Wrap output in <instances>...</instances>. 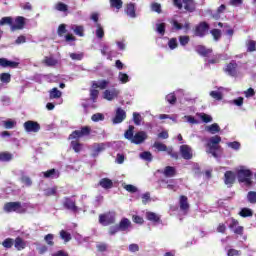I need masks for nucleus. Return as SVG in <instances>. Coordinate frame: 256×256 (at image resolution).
<instances>
[{"label":"nucleus","instance_id":"nucleus-53","mask_svg":"<svg viewBox=\"0 0 256 256\" xmlns=\"http://www.w3.org/2000/svg\"><path fill=\"white\" fill-rule=\"evenodd\" d=\"M44 194L46 197H52L53 195H57V187L44 190Z\"/></svg>","mask_w":256,"mask_h":256},{"label":"nucleus","instance_id":"nucleus-1","mask_svg":"<svg viewBox=\"0 0 256 256\" xmlns=\"http://www.w3.org/2000/svg\"><path fill=\"white\" fill-rule=\"evenodd\" d=\"M221 143V136L215 135L207 140L205 147L208 148L207 153L212 155L215 159L219 157L217 151H223V148L219 145Z\"/></svg>","mask_w":256,"mask_h":256},{"label":"nucleus","instance_id":"nucleus-38","mask_svg":"<svg viewBox=\"0 0 256 256\" xmlns=\"http://www.w3.org/2000/svg\"><path fill=\"white\" fill-rule=\"evenodd\" d=\"M60 238L65 241V243H69V241H71L72 237H71V233L65 231V230H61L60 231Z\"/></svg>","mask_w":256,"mask_h":256},{"label":"nucleus","instance_id":"nucleus-61","mask_svg":"<svg viewBox=\"0 0 256 256\" xmlns=\"http://www.w3.org/2000/svg\"><path fill=\"white\" fill-rule=\"evenodd\" d=\"M168 47L169 49H177L178 44H177V38H171L168 42Z\"/></svg>","mask_w":256,"mask_h":256},{"label":"nucleus","instance_id":"nucleus-64","mask_svg":"<svg viewBox=\"0 0 256 256\" xmlns=\"http://www.w3.org/2000/svg\"><path fill=\"white\" fill-rule=\"evenodd\" d=\"M133 121L136 125H141V114L134 112L133 113Z\"/></svg>","mask_w":256,"mask_h":256},{"label":"nucleus","instance_id":"nucleus-45","mask_svg":"<svg viewBox=\"0 0 256 256\" xmlns=\"http://www.w3.org/2000/svg\"><path fill=\"white\" fill-rule=\"evenodd\" d=\"M198 115L203 123H211L213 121V117H211V115H208L206 113H200Z\"/></svg>","mask_w":256,"mask_h":256},{"label":"nucleus","instance_id":"nucleus-47","mask_svg":"<svg viewBox=\"0 0 256 256\" xmlns=\"http://www.w3.org/2000/svg\"><path fill=\"white\" fill-rule=\"evenodd\" d=\"M0 81L2 83H11V74L9 73H1L0 74Z\"/></svg>","mask_w":256,"mask_h":256},{"label":"nucleus","instance_id":"nucleus-42","mask_svg":"<svg viewBox=\"0 0 256 256\" xmlns=\"http://www.w3.org/2000/svg\"><path fill=\"white\" fill-rule=\"evenodd\" d=\"M15 243V240H13V238H6L3 242H2V246L5 249H11V247H13Z\"/></svg>","mask_w":256,"mask_h":256},{"label":"nucleus","instance_id":"nucleus-48","mask_svg":"<svg viewBox=\"0 0 256 256\" xmlns=\"http://www.w3.org/2000/svg\"><path fill=\"white\" fill-rule=\"evenodd\" d=\"M141 159H144V161H153V154L149 151H144L140 154Z\"/></svg>","mask_w":256,"mask_h":256},{"label":"nucleus","instance_id":"nucleus-34","mask_svg":"<svg viewBox=\"0 0 256 256\" xmlns=\"http://www.w3.org/2000/svg\"><path fill=\"white\" fill-rule=\"evenodd\" d=\"M110 7L117 11L123 9V0H110Z\"/></svg>","mask_w":256,"mask_h":256},{"label":"nucleus","instance_id":"nucleus-57","mask_svg":"<svg viewBox=\"0 0 256 256\" xmlns=\"http://www.w3.org/2000/svg\"><path fill=\"white\" fill-rule=\"evenodd\" d=\"M151 9L152 11H154L155 13L161 14L162 10H161V4L157 3V2H153L151 4Z\"/></svg>","mask_w":256,"mask_h":256},{"label":"nucleus","instance_id":"nucleus-8","mask_svg":"<svg viewBox=\"0 0 256 256\" xmlns=\"http://www.w3.org/2000/svg\"><path fill=\"white\" fill-rule=\"evenodd\" d=\"M24 129L26 133H39L41 131V124L33 120H28L24 123Z\"/></svg>","mask_w":256,"mask_h":256},{"label":"nucleus","instance_id":"nucleus-17","mask_svg":"<svg viewBox=\"0 0 256 256\" xmlns=\"http://www.w3.org/2000/svg\"><path fill=\"white\" fill-rule=\"evenodd\" d=\"M0 67L4 69L9 67L10 69H17L19 67V62L8 60L7 58H0Z\"/></svg>","mask_w":256,"mask_h":256},{"label":"nucleus","instance_id":"nucleus-29","mask_svg":"<svg viewBox=\"0 0 256 256\" xmlns=\"http://www.w3.org/2000/svg\"><path fill=\"white\" fill-rule=\"evenodd\" d=\"M134 131H135V126L130 125V126L128 127V130H126L125 133H124L125 139H128V141H131V142H132L133 139H134V137H135Z\"/></svg>","mask_w":256,"mask_h":256},{"label":"nucleus","instance_id":"nucleus-62","mask_svg":"<svg viewBox=\"0 0 256 256\" xmlns=\"http://www.w3.org/2000/svg\"><path fill=\"white\" fill-rule=\"evenodd\" d=\"M149 201H151V194L149 192H146L142 195V203L143 205H147Z\"/></svg>","mask_w":256,"mask_h":256},{"label":"nucleus","instance_id":"nucleus-55","mask_svg":"<svg viewBox=\"0 0 256 256\" xmlns=\"http://www.w3.org/2000/svg\"><path fill=\"white\" fill-rule=\"evenodd\" d=\"M21 183H24L27 187H31L33 185V181H31V178L29 176H22L20 178Z\"/></svg>","mask_w":256,"mask_h":256},{"label":"nucleus","instance_id":"nucleus-11","mask_svg":"<svg viewBox=\"0 0 256 256\" xmlns=\"http://www.w3.org/2000/svg\"><path fill=\"white\" fill-rule=\"evenodd\" d=\"M63 207L68 211H72V213H77L79 211V207H77L75 201L69 197L64 198Z\"/></svg>","mask_w":256,"mask_h":256},{"label":"nucleus","instance_id":"nucleus-20","mask_svg":"<svg viewBox=\"0 0 256 256\" xmlns=\"http://www.w3.org/2000/svg\"><path fill=\"white\" fill-rule=\"evenodd\" d=\"M182 3L184 5L185 11H188V13L195 12V9H196L195 0H182Z\"/></svg>","mask_w":256,"mask_h":256},{"label":"nucleus","instance_id":"nucleus-56","mask_svg":"<svg viewBox=\"0 0 256 256\" xmlns=\"http://www.w3.org/2000/svg\"><path fill=\"white\" fill-rule=\"evenodd\" d=\"M67 33V26L65 24H60L57 30L59 37H63Z\"/></svg>","mask_w":256,"mask_h":256},{"label":"nucleus","instance_id":"nucleus-36","mask_svg":"<svg viewBox=\"0 0 256 256\" xmlns=\"http://www.w3.org/2000/svg\"><path fill=\"white\" fill-rule=\"evenodd\" d=\"M96 37L98 39H103L105 37V30L103 29V26L101 23H96Z\"/></svg>","mask_w":256,"mask_h":256},{"label":"nucleus","instance_id":"nucleus-60","mask_svg":"<svg viewBox=\"0 0 256 256\" xmlns=\"http://www.w3.org/2000/svg\"><path fill=\"white\" fill-rule=\"evenodd\" d=\"M156 31L160 35H165V23H160L156 25Z\"/></svg>","mask_w":256,"mask_h":256},{"label":"nucleus","instance_id":"nucleus-39","mask_svg":"<svg viewBox=\"0 0 256 256\" xmlns=\"http://www.w3.org/2000/svg\"><path fill=\"white\" fill-rule=\"evenodd\" d=\"M246 47H247V52L248 53H253L254 51H256V41L255 40H249L246 43Z\"/></svg>","mask_w":256,"mask_h":256},{"label":"nucleus","instance_id":"nucleus-23","mask_svg":"<svg viewBox=\"0 0 256 256\" xmlns=\"http://www.w3.org/2000/svg\"><path fill=\"white\" fill-rule=\"evenodd\" d=\"M43 177L44 179H57L59 178V172L55 168H52L43 172Z\"/></svg>","mask_w":256,"mask_h":256},{"label":"nucleus","instance_id":"nucleus-44","mask_svg":"<svg viewBox=\"0 0 256 256\" xmlns=\"http://www.w3.org/2000/svg\"><path fill=\"white\" fill-rule=\"evenodd\" d=\"M91 120L94 123H99V121H105V115H103L102 113L93 114Z\"/></svg>","mask_w":256,"mask_h":256},{"label":"nucleus","instance_id":"nucleus-28","mask_svg":"<svg viewBox=\"0 0 256 256\" xmlns=\"http://www.w3.org/2000/svg\"><path fill=\"white\" fill-rule=\"evenodd\" d=\"M146 218L152 223H161V217H159V215H157L155 212H147Z\"/></svg>","mask_w":256,"mask_h":256},{"label":"nucleus","instance_id":"nucleus-19","mask_svg":"<svg viewBox=\"0 0 256 256\" xmlns=\"http://www.w3.org/2000/svg\"><path fill=\"white\" fill-rule=\"evenodd\" d=\"M147 139V132L145 131H139L134 135V138L132 139V143L135 145H141L145 140Z\"/></svg>","mask_w":256,"mask_h":256},{"label":"nucleus","instance_id":"nucleus-40","mask_svg":"<svg viewBox=\"0 0 256 256\" xmlns=\"http://www.w3.org/2000/svg\"><path fill=\"white\" fill-rule=\"evenodd\" d=\"M165 99L170 105H175V103H177V96L174 92L166 95Z\"/></svg>","mask_w":256,"mask_h":256},{"label":"nucleus","instance_id":"nucleus-16","mask_svg":"<svg viewBox=\"0 0 256 256\" xmlns=\"http://www.w3.org/2000/svg\"><path fill=\"white\" fill-rule=\"evenodd\" d=\"M196 53L200 55V57H211V53H213V50L211 48H207L203 45H198L195 47Z\"/></svg>","mask_w":256,"mask_h":256},{"label":"nucleus","instance_id":"nucleus-49","mask_svg":"<svg viewBox=\"0 0 256 256\" xmlns=\"http://www.w3.org/2000/svg\"><path fill=\"white\" fill-rule=\"evenodd\" d=\"M214 41H219V39H221V30L219 29H212L210 31Z\"/></svg>","mask_w":256,"mask_h":256},{"label":"nucleus","instance_id":"nucleus-3","mask_svg":"<svg viewBox=\"0 0 256 256\" xmlns=\"http://www.w3.org/2000/svg\"><path fill=\"white\" fill-rule=\"evenodd\" d=\"M236 177L238 179V183H245L247 187H251L253 185V181L251 180L253 172L250 169L240 168L236 172Z\"/></svg>","mask_w":256,"mask_h":256},{"label":"nucleus","instance_id":"nucleus-50","mask_svg":"<svg viewBox=\"0 0 256 256\" xmlns=\"http://www.w3.org/2000/svg\"><path fill=\"white\" fill-rule=\"evenodd\" d=\"M118 79L123 84L129 83V75H127L126 73L119 72Z\"/></svg>","mask_w":256,"mask_h":256},{"label":"nucleus","instance_id":"nucleus-41","mask_svg":"<svg viewBox=\"0 0 256 256\" xmlns=\"http://www.w3.org/2000/svg\"><path fill=\"white\" fill-rule=\"evenodd\" d=\"M239 215L240 217H253V210L249 208H242Z\"/></svg>","mask_w":256,"mask_h":256},{"label":"nucleus","instance_id":"nucleus-6","mask_svg":"<svg viewBox=\"0 0 256 256\" xmlns=\"http://www.w3.org/2000/svg\"><path fill=\"white\" fill-rule=\"evenodd\" d=\"M154 149H157V151L159 152H163L166 151V153L168 155H170V157H172V159H179V153L175 152L173 150V147H167V145L161 143V142H154L153 144Z\"/></svg>","mask_w":256,"mask_h":256},{"label":"nucleus","instance_id":"nucleus-5","mask_svg":"<svg viewBox=\"0 0 256 256\" xmlns=\"http://www.w3.org/2000/svg\"><path fill=\"white\" fill-rule=\"evenodd\" d=\"M209 29H210L209 23H207L206 21L200 22L198 25L195 26L193 30L194 37H200V38L205 37V35L209 33Z\"/></svg>","mask_w":256,"mask_h":256},{"label":"nucleus","instance_id":"nucleus-7","mask_svg":"<svg viewBox=\"0 0 256 256\" xmlns=\"http://www.w3.org/2000/svg\"><path fill=\"white\" fill-rule=\"evenodd\" d=\"M91 135V127L84 126L80 130H75L69 135V139H81V137H87Z\"/></svg>","mask_w":256,"mask_h":256},{"label":"nucleus","instance_id":"nucleus-37","mask_svg":"<svg viewBox=\"0 0 256 256\" xmlns=\"http://www.w3.org/2000/svg\"><path fill=\"white\" fill-rule=\"evenodd\" d=\"M0 25L3 26V25H9L10 26V29L12 30V27H13V18L7 16V17H3L0 19Z\"/></svg>","mask_w":256,"mask_h":256},{"label":"nucleus","instance_id":"nucleus-4","mask_svg":"<svg viewBox=\"0 0 256 256\" xmlns=\"http://www.w3.org/2000/svg\"><path fill=\"white\" fill-rule=\"evenodd\" d=\"M116 217L115 212H105L99 215V223L103 225V227H107L109 225H115Z\"/></svg>","mask_w":256,"mask_h":256},{"label":"nucleus","instance_id":"nucleus-32","mask_svg":"<svg viewBox=\"0 0 256 256\" xmlns=\"http://www.w3.org/2000/svg\"><path fill=\"white\" fill-rule=\"evenodd\" d=\"M206 131H208V133H211V135H215V133H219V131H221V127H219V124L214 123L210 126H207Z\"/></svg>","mask_w":256,"mask_h":256},{"label":"nucleus","instance_id":"nucleus-26","mask_svg":"<svg viewBox=\"0 0 256 256\" xmlns=\"http://www.w3.org/2000/svg\"><path fill=\"white\" fill-rule=\"evenodd\" d=\"M99 185L102 189H113V180L109 178H102L99 181Z\"/></svg>","mask_w":256,"mask_h":256},{"label":"nucleus","instance_id":"nucleus-33","mask_svg":"<svg viewBox=\"0 0 256 256\" xmlns=\"http://www.w3.org/2000/svg\"><path fill=\"white\" fill-rule=\"evenodd\" d=\"M61 95L63 93L57 88H52L49 92L50 99H61Z\"/></svg>","mask_w":256,"mask_h":256},{"label":"nucleus","instance_id":"nucleus-43","mask_svg":"<svg viewBox=\"0 0 256 256\" xmlns=\"http://www.w3.org/2000/svg\"><path fill=\"white\" fill-rule=\"evenodd\" d=\"M56 10L61 11L62 13H65V12L69 11V6H67V4H65L63 2H58L56 4Z\"/></svg>","mask_w":256,"mask_h":256},{"label":"nucleus","instance_id":"nucleus-15","mask_svg":"<svg viewBox=\"0 0 256 256\" xmlns=\"http://www.w3.org/2000/svg\"><path fill=\"white\" fill-rule=\"evenodd\" d=\"M119 93H121L119 89L113 88L111 90H105L103 97L106 101H113V99H117V97H119Z\"/></svg>","mask_w":256,"mask_h":256},{"label":"nucleus","instance_id":"nucleus-59","mask_svg":"<svg viewBox=\"0 0 256 256\" xmlns=\"http://www.w3.org/2000/svg\"><path fill=\"white\" fill-rule=\"evenodd\" d=\"M84 31H85V28H83V26H76L74 28V33L75 35H78V37H83Z\"/></svg>","mask_w":256,"mask_h":256},{"label":"nucleus","instance_id":"nucleus-2","mask_svg":"<svg viewBox=\"0 0 256 256\" xmlns=\"http://www.w3.org/2000/svg\"><path fill=\"white\" fill-rule=\"evenodd\" d=\"M3 211L5 213H19L20 215H23L24 213H27V204L21 205V202H7L3 206Z\"/></svg>","mask_w":256,"mask_h":256},{"label":"nucleus","instance_id":"nucleus-58","mask_svg":"<svg viewBox=\"0 0 256 256\" xmlns=\"http://www.w3.org/2000/svg\"><path fill=\"white\" fill-rule=\"evenodd\" d=\"M190 41L189 36H179V43L182 45V47H185V45H188Z\"/></svg>","mask_w":256,"mask_h":256},{"label":"nucleus","instance_id":"nucleus-46","mask_svg":"<svg viewBox=\"0 0 256 256\" xmlns=\"http://www.w3.org/2000/svg\"><path fill=\"white\" fill-rule=\"evenodd\" d=\"M210 97H212V99H215V101H221L223 99V93L219 91H211Z\"/></svg>","mask_w":256,"mask_h":256},{"label":"nucleus","instance_id":"nucleus-12","mask_svg":"<svg viewBox=\"0 0 256 256\" xmlns=\"http://www.w3.org/2000/svg\"><path fill=\"white\" fill-rule=\"evenodd\" d=\"M180 155L186 161H190V159H193V150L190 148L189 145H181L180 146Z\"/></svg>","mask_w":256,"mask_h":256},{"label":"nucleus","instance_id":"nucleus-63","mask_svg":"<svg viewBox=\"0 0 256 256\" xmlns=\"http://www.w3.org/2000/svg\"><path fill=\"white\" fill-rule=\"evenodd\" d=\"M96 249L97 251H99V253H105V251H107V244L106 243L97 244Z\"/></svg>","mask_w":256,"mask_h":256},{"label":"nucleus","instance_id":"nucleus-51","mask_svg":"<svg viewBox=\"0 0 256 256\" xmlns=\"http://www.w3.org/2000/svg\"><path fill=\"white\" fill-rule=\"evenodd\" d=\"M247 200L249 201V203H252L253 205H255V203H256V192L255 191L248 192Z\"/></svg>","mask_w":256,"mask_h":256},{"label":"nucleus","instance_id":"nucleus-30","mask_svg":"<svg viewBox=\"0 0 256 256\" xmlns=\"http://www.w3.org/2000/svg\"><path fill=\"white\" fill-rule=\"evenodd\" d=\"M42 63H44V65H46V67H55V65H57L58 61H57V59H55L53 57L45 56Z\"/></svg>","mask_w":256,"mask_h":256},{"label":"nucleus","instance_id":"nucleus-24","mask_svg":"<svg viewBox=\"0 0 256 256\" xmlns=\"http://www.w3.org/2000/svg\"><path fill=\"white\" fill-rule=\"evenodd\" d=\"M118 228L120 229V231H127V229H129V227H131V220H129L128 218H122L119 222Z\"/></svg>","mask_w":256,"mask_h":256},{"label":"nucleus","instance_id":"nucleus-52","mask_svg":"<svg viewBox=\"0 0 256 256\" xmlns=\"http://www.w3.org/2000/svg\"><path fill=\"white\" fill-rule=\"evenodd\" d=\"M119 231H121V230H120L118 224L110 226L109 229H108V233L111 236L117 235V233H119Z\"/></svg>","mask_w":256,"mask_h":256},{"label":"nucleus","instance_id":"nucleus-14","mask_svg":"<svg viewBox=\"0 0 256 256\" xmlns=\"http://www.w3.org/2000/svg\"><path fill=\"white\" fill-rule=\"evenodd\" d=\"M125 119H127V112H125V110H123L122 108H117L115 117L112 120L114 125L123 123Z\"/></svg>","mask_w":256,"mask_h":256},{"label":"nucleus","instance_id":"nucleus-18","mask_svg":"<svg viewBox=\"0 0 256 256\" xmlns=\"http://www.w3.org/2000/svg\"><path fill=\"white\" fill-rule=\"evenodd\" d=\"M25 27V17L17 16L15 18V24H12V31H21Z\"/></svg>","mask_w":256,"mask_h":256},{"label":"nucleus","instance_id":"nucleus-35","mask_svg":"<svg viewBox=\"0 0 256 256\" xmlns=\"http://www.w3.org/2000/svg\"><path fill=\"white\" fill-rule=\"evenodd\" d=\"M105 151V144L99 143L96 144L95 148L93 149V157H97L99 153H103Z\"/></svg>","mask_w":256,"mask_h":256},{"label":"nucleus","instance_id":"nucleus-13","mask_svg":"<svg viewBox=\"0 0 256 256\" xmlns=\"http://www.w3.org/2000/svg\"><path fill=\"white\" fill-rule=\"evenodd\" d=\"M228 227L235 233V235H243L244 228L243 226H239V220L231 218V222Z\"/></svg>","mask_w":256,"mask_h":256},{"label":"nucleus","instance_id":"nucleus-27","mask_svg":"<svg viewBox=\"0 0 256 256\" xmlns=\"http://www.w3.org/2000/svg\"><path fill=\"white\" fill-rule=\"evenodd\" d=\"M162 173L166 177H175V175H177V170H175V167L173 166H166Z\"/></svg>","mask_w":256,"mask_h":256},{"label":"nucleus","instance_id":"nucleus-31","mask_svg":"<svg viewBox=\"0 0 256 256\" xmlns=\"http://www.w3.org/2000/svg\"><path fill=\"white\" fill-rule=\"evenodd\" d=\"M13 160V154L9 152H0V162L8 163Z\"/></svg>","mask_w":256,"mask_h":256},{"label":"nucleus","instance_id":"nucleus-54","mask_svg":"<svg viewBox=\"0 0 256 256\" xmlns=\"http://www.w3.org/2000/svg\"><path fill=\"white\" fill-rule=\"evenodd\" d=\"M71 147H72L73 151H75V153L81 152V149H82L81 143H79L78 141H72Z\"/></svg>","mask_w":256,"mask_h":256},{"label":"nucleus","instance_id":"nucleus-21","mask_svg":"<svg viewBox=\"0 0 256 256\" xmlns=\"http://www.w3.org/2000/svg\"><path fill=\"white\" fill-rule=\"evenodd\" d=\"M180 210L187 212L189 211V199L185 195H181L179 199Z\"/></svg>","mask_w":256,"mask_h":256},{"label":"nucleus","instance_id":"nucleus-9","mask_svg":"<svg viewBox=\"0 0 256 256\" xmlns=\"http://www.w3.org/2000/svg\"><path fill=\"white\" fill-rule=\"evenodd\" d=\"M238 67L237 61L231 60L224 68V73H227L230 77H237Z\"/></svg>","mask_w":256,"mask_h":256},{"label":"nucleus","instance_id":"nucleus-22","mask_svg":"<svg viewBox=\"0 0 256 256\" xmlns=\"http://www.w3.org/2000/svg\"><path fill=\"white\" fill-rule=\"evenodd\" d=\"M14 247L17 249V251H23L25 247H27V242L23 240L20 236L16 237L14 240Z\"/></svg>","mask_w":256,"mask_h":256},{"label":"nucleus","instance_id":"nucleus-10","mask_svg":"<svg viewBox=\"0 0 256 256\" xmlns=\"http://www.w3.org/2000/svg\"><path fill=\"white\" fill-rule=\"evenodd\" d=\"M223 180L227 187H233V185H235V181H237V174L231 170H228L224 173Z\"/></svg>","mask_w":256,"mask_h":256},{"label":"nucleus","instance_id":"nucleus-25","mask_svg":"<svg viewBox=\"0 0 256 256\" xmlns=\"http://www.w3.org/2000/svg\"><path fill=\"white\" fill-rule=\"evenodd\" d=\"M125 13L128 15V17H131L132 19H135L137 17V14L135 13V4L129 3L126 5Z\"/></svg>","mask_w":256,"mask_h":256}]
</instances>
